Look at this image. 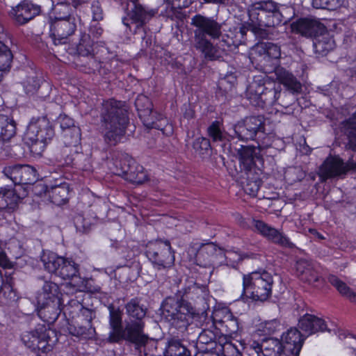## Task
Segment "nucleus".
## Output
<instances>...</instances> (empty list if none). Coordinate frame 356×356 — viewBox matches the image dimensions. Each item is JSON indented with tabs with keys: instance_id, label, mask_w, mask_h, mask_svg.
Segmentation results:
<instances>
[{
	"instance_id": "obj_45",
	"label": "nucleus",
	"mask_w": 356,
	"mask_h": 356,
	"mask_svg": "<svg viewBox=\"0 0 356 356\" xmlns=\"http://www.w3.org/2000/svg\"><path fill=\"white\" fill-rule=\"evenodd\" d=\"M94 41L90 38V35L83 33L81 35L76 46V51L81 56H89L93 54Z\"/></svg>"
},
{
	"instance_id": "obj_21",
	"label": "nucleus",
	"mask_w": 356,
	"mask_h": 356,
	"mask_svg": "<svg viewBox=\"0 0 356 356\" xmlns=\"http://www.w3.org/2000/svg\"><path fill=\"white\" fill-rule=\"evenodd\" d=\"M188 251L194 254L196 264L204 268L212 266L223 254V250L213 243L202 244L198 248L191 247Z\"/></svg>"
},
{
	"instance_id": "obj_11",
	"label": "nucleus",
	"mask_w": 356,
	"mask_h": 356,
	"mask_svg": "<svg viewBox=\"0 0 356 356\" xmlns=\"http://www.w3.org/2000/svg\"><path fill=\"white\" fill-rule=\"evenodd\" d=\"M41 260L47 271L63 280H71L79 276V265L70 258L49 252L44 253Z\"/></svg>"
},
{
	"instance_id": "obj_54",
	"label": "nucleus",
	"mask_w": 356,
	"mask_h": 356,
	"mask_svg": "<svg viewBox=\"0 0 356 356\" xmlns=\"http://www.w3.org/2000/svg\"><path fill=\"white\" fill-rule=\"evenodd\" d=\"M163 15L172 20L182 19L184 17L181 9L170 3L166 6Z\"/></svg>"
},
{
	"instance_id": "obj_51",
	"label": "nucleus",
	"mask_w": 356,
	"mask_h": 356,
	"mask_svg": "<svg viewBox=\"0 0 356 356\" xmlns=\"http://www.w3.org/2000/svg\"><path fill=\"white\" fill-rule=\"evenodd\" d=\"M74 224L76 231L80 233L88 232L90 229L92 225L90 220L85 218L81 214H78L74 217Z\"/></svg>"
},
{
	"instance_id": "obj_32",
	"label": "nucleus",
	"mask_w": 356,
	"mask_h": 356,
	"mask_svg": "<svg viewBox=\"0 0 356 356\" xmlns=\"http://www.w3.org/2000/svg\"><path fill=\"white\" fill-rule=\"evenodd\" d=\"M59 286L57 284L51 282H44L42 291L38 294V305H45L49 302L64 301L63 298L60 297Z\"/></svg>"
},
{
	"instance_id": "obj_33",
	"label": "nucleus",
	"mask_w": 356,
	"mask_h": 356,
	"mask_svg": "<svg viewBox=\"0 0 356 356\" xmlns=\"http://www.w3.org/2000/svg\"><path fill=\"white\" fill-rule=\"evenodd\" d=\"M63 304L64 301H57L49 302L45 305H38L39 316L47 323H53L63 312L62 305Z\"/></svg>"
},
{
	"instance_id": "obj_36",
	"label": "nucleus",
	"mask_w": 356,
	"mask_h": 356,
	"mask_svg": "<svg viewBox=\"0 0 356 356\" xmlns=\"http://www.w3.org/2000/svg\"><path fill=\"white\" fill-rule=\"evenodd\" d=\"M63 142L65 145V148L63 149V154H67L68 152H72L70 147H75L76 149H79L78 145L81 141V129L77 127H72L70 129H65V132H62Z\"/></svg>"
},
{
	"instance_id": "obj_55",
	"label": "nucleus",
	"mask_w": 356,
	"mask_h": 356,
	"mask_svg": "<svg viewBox=\"0 0 356 356\" xmlns=\"http://www.w3.org/2000/svg\"><path fill=\"white\" fill-rule=\"evenodd\" d=\"M90 10L92 22H99L104 19V10L99 1L94 0L92 1Z\"/></svg>"
},
{
	"instance_id": "obj_35",
	"label": "nucleus",
	"mask_w": 356,
	"mask_h": 356,
	"mask_svg": "<svg viewBox=\"0 0 356 356\" xmlns=\"http://www.w3.org/2000/svg\"><path fill=\"white\" fill-rule=\"evenodd\" d=\"M65 163L72 165L78 170L83 171H90L92 165L90 159L88 155L79 152L78 149L74 150V152L71 156L67 155L65 159Z\"/></svg>"
},
{
	"instance_id": "obj_60",
	"label": "nucleus",
	"mask_w": 356,
	"mask_h": 356,
	"mask_svg": "<svg viewBox=\"0 0 356 356\" xmlns=\"http://www.w3.org/2000/svg\"><path fill=\"white\" fill-rule=\"evenodd\" d=\"M220 257H225L227 262L235 264L241 260V255L236 251L227 250L223 251V254Z\"/></svg>"
},
{
	"instance_id": "obj_46",
	"label": "nucleus",
	"mask_w": 356,
	"mask_h": 356,
	"mask_svg": "<svg viewBox=\"0 0 356 356\" xmlns=\"http://www.w3.org/2000/svg\"><path fill=\"white\" fill-rule=\"evenodd\" d=\"M222 124L218 120H215L207 128V134L213 142H222L225 136L222 133Z\"/></svg>"
},
{
	"instance_id": "obj_2",
	"label": "nucleus",
	"mask_w": 356,
	"mask_h": 356,
	"mask_svg": "<svg viewBox=\"0 0 356 356\" xmlns=\"http://www.w3.org/2000/svg\"><path fill=\"white\" fill-rule=\"evenodd\" d=\"M99 116L100 128L105 142L111 146L120 143L129 122L125 103L114 99L104 101Z\"/></svg>"
},
{
	"instance_id": "obj_23",
	"label": "nucleus",
	"mask_w": 356,
	"mask_h": 356,
	"mask_svg": "<svg viewBox=\"0 0 356 356\" xmlns=\"http://www.w3.org/2000/svg\"><path fill=\"white\" fill-rule=\"evenodd\" d=\"M296 271L299 278L316 287L323 284L324 280L317 270V266L312 261L300 259L296 261Z\"/></svg>"
},
{
	"instance_id": "obj_20",
	"label": "nucleus",
	"mask_w": 356,
	"mask_h": 356,
	"mask_svg": "<svg viewBox=\"0 0 356 356\" xmlns=\"http://www.w3.org/2000/svg\"><path fill=\"white\" fill-rule=\"evenodd\" d=\"M76 29L75 17L52 19L50 30L54 44H65L68 37L74 34Z\"/></svg>"
},
{
	"instance_id": "obj_8",
	"label": "nucleus",
	"mask_w": 356,
	"mask_h": 356,
	"mask_svg": "<svg viewBox=\"0 0 356 356\" xmlns=\"http://www.w3.org/2000/svg\"><path fill=\"white\" fill-rule=\"evenodd\" d=\"M124 308L129 317V321L126 322L127 332L134 334L140 348L147 346L152 340L144 332L145 325L144 318L147 314V308L138 298L131 299L125 305Z\"/></svg>"
},
{
	"instance_id": "obj_48",
	"label": "nucleus",
	"mask_w": 356,
	"mask_h": 356,
	"mask_svg": "<svg viewBox=\"0 0 356 356\" xmlns=\"http://www.w3.org/2000/svg\"><path fill=\"white\" fill-rule=\"evenodd\" d=\"M13 58L10 48L0 41V69H10Z\"/></svg>"
},
{
	"instance_id": "obj_34",
	"label": "nucleus",
	"mask_w": 356,
	"mask_h": 356,
	"mask_svg": "<svg viewBox=\"0 0 356 356\" xmlns=\"http://www.w3.org/2000/svg\"><path fill=\"white\" fill-rule=\"evenodd\" d=\"M313 47L314 52L322 56L334 49V40L330 37L327 30L313 38Z\"/></svg>"
},
{
	"instance_id": "obj_9",
	"label": "nucleus",
	"mask_w": 356,
	"mask_h": 356,
	"mask_svg": "<svg viewBox=\"0 0 356 356\" xmlns=\"http://www.w3.org/2000/svg\"><path fill=\"white\" fill-rule=\"evenodd\" d=\"M54 136V131L49 120L41 118L29 123L24 139L31 153L35 156H41Z\"/></svg>"
},
{
	"instance_id": "obj_37",
	"label": "nucleus",
	"mask_w": 356,
	"mask_h": 356,
	"mask_svg": "<svg viewBox=\"0 0 356 356\" xmlns=\"http://www.w3.org/2000/svg\"><path fill=\"white\" fill-rule=\"evenodd\" d=\"M16 134L15 122L7 115L0 114V140L9 141Z\"/></svg>"
},
{
	"instance_id": "obj_4",
	"label": "nucleus",
	"mask_w": 356,
	"mask_h": 356,
	"mask_svg": "<svg viewBox=\"0 0 356 356\" xmlns=\"http://www.w3.org/2000/svg\"><path fill=\"white\" fill-rule=\"evenodd\" d=\"M253 58L258 61L266 73H274L276 79L292 93L300 92L301 83L296 77L283 67L278 65L280 47L272 42L258 44L254 49Z\"/></svg>"
},
{
	"instance_id": "obj_24",
	"label": "nucleus",
	"mask_w": 356,
	"mask_h": 356,
	"mask_svg": "<svg viewBox=\"0 0 356 356\" xmlns=\"http://www.w3.org/2000/svg\"><path fill=\"white\" fill-rule=\"evenodd\" d=\"M253 227L263 236L267 238L273 243L284 248H293L295 245L282 232L270 226L262 220H253Z\"/></svg>"
},
{
	"instance_id": "obj_15",
	"label": "nucleus",
	"mask_w": 356,
	"mask_h": 356,
	"mask_svg": "<svg viewBox=\"0 0 356 356\" xmlns=\"http://www.w3.org/2000/svg\"><path fill=\"white\" fill-rule=\"evenodd\" d=\"M109 309V325L111 331L108 334V341L110 343H119L122 340L129 341L134 345L135 349L140 348L136 339L133 334H128L126 331V325L122 327V312L119 309H115L113 306Z\"/></svg>"
},
{
	"instance_id": "obj_59",
	"label": "nucleus",
	"mask_w": 356,
	"mask_h": 356,
	"mask_svg": "<svg viewBox=\"0 0 356 356\" xmlns=\"http://www.w3.org/2000/svg\"><path fill=\"white\" fill-rule=\"evenodd\" d=\"M58 122L62 132H65V129H70L72 128V127H76L74 125V120L65 115H60L58 118Z\"/></svg>"
},
{
	"instance_id": "obj_14",
	"label": "nucleus",
	"mask_w": 356,
	"mask_h": 356,
	"mask_svg": "<svg viewBox=\"0 0 356 356\" xmlns=\"http://www.w3.org/2000/svg\"><path fill=\"white\" fill-rule=\"evenodd\" d=\"M234 135L242 141L254 140L258 133H264L265 131V120L262 115L246 117L243 120L238 121L233 126Z\"/></svg>"
},
{
	"instance_id": "obj_5",
	"label": "nucleus",
	"mask_w": 356,
	"mask_h": 356,
	"mask_svg": "<svg viewBox=\"0 0 356 356\" xmlns=\"http://www.w3.org/2000/svg\"><path fill=\"white\" fill-rule=\"evenodd\" d=\"M266 77L255 76L253 82L247 89V97L250 103L255 106L264 107V106H273L275 104L282 95L278 104L283 107H288L295 101V97L286 92L281 93L280 85L267 81Z\"/></svg>"
},
{
	"instance_id": "obj_42",
	"label": "nucleus",
	"mask_w": 356,
	"mask_h": 356,
	"mask_svg": "<svg viewBox=\"0 0 356 356\" xmlns=\"http://www.w3.org/2000/svg\"><path fill=\"white\" fill-rule=\"evenodd\" d=\"M225 315L224 316L223 319L217 320L216 322L218 321L225 328L227 334L232 335L237 333L239 330L238 319L234 317L229 311H225Z\"/></svg>"
},
{
	"instance_id": "obj_25",
	"label": "nucleus",
	"mask_w": 356,
	"mask_h": 356,
	"mask_svg": "<svg viewBox=\"0 0 356 356\" xmlns=\"http://www.w3.org/2000/svg\"><path fill=\"white\" fill-rule=\"evenodd\" d=\"M35 193L41 196L42 193L48 195L50 201L56 205H61L68 200L69 188L66 183L55 186H47L38 184L34 186Z\"/></svg>"
},
{
	"instance_id": "obj_1",
	"label": "nucleus",
	"mask_w": 356,
	"mask_h": 356,
	"mask_svg": "<svg viewBox=\"0 0 356 356\" xmlns=\"http://www.w3.org/2000/svg\"><path fill=\"white\" fill-rule=\"evenodd\" d=\"M193 30V47L201 53L205 59L215 60L222 54L219 50L227 52L234 50L236 44L232 38L222 34V26L212 17L197 14L191 18Z\"/></svg>"
},
{
	"instance_id": "obj_31",
	"label": "nucleus",
	"mask_w": 356,
	"mask_h": 356,
	"mask_svg": "<svg viewBox=\"0 0 356 356\" xmlns=\"http://www.w3.org/2000/svg\"><path fill=\"white\" fill-rule=\"evenodd\" d=\"M298 326L309 335L317 332H323L326 329L323 319L309 314H306L300 318Z\"/></svg>"
},
{
	"instance_id": "obj_61",
	"label": "nucleus",
	"mask_w": 356,
	"mask_h": 356,
	"mask_svg": "<svg viewBox=\"0 0 356 356\" xmlns=\"http://www.w3.org/2000/svg\"><path fill=\"white\" fill-rule=\"evenodd\" d=\"M103 32V29L98 23H97L90 25L88 35H90V38L92 37V40L94 41V40H97L98 38H99L102 35Z\"/></svg>"
},
{
	"instance_id": "obj_16",
	"label": "nucleus",
	"mask_w": 356,
	"mask_h": 356,
	"mask_svg": "<svg viewBox=\"0 0 356 356\" xmlns=\"http://www.w3.org/2000/svg\"><path fill=\"white\" fill-rule=\"evenodd\" d=\"M2 172L15 185L33 184L38 180L35 169L29 165H6Z\"/></svg>"
},
{
	"instance_id": "obj_58",
	"label": "nucleus",
	"mask_w": 356,
	"mask_h": 356,
	"mask_svg": "<svg viewBox=\"0 0 356 356\" xmlns=\"http://www.w3.org/2000/svg\"><path fill=\"white\" fill-rule=\"evenodd\" d=\"M222 348L224 356H242L239 350L232 343L225 342Z\"/></svg>"
},
{
	"instance_id": "obj_30",
	"label": "nucleus",
	"mask_w": 356,
	"mask_h": 356,
	"mask_svg": "<svg viewBox=\"0 0 356 356\" xmlns=\"http://www.w3.org/2000/svg\"><path fill=\"white\" fill-rule=\"evenodd\" d=\"M54 19L74 17L73 10L84 2V0H52Z\"/></svg>"
},
{
	"instance_id": "obj_18",
	"label": "nucleus",
	"mask_w": 356,
	"mask_h": 356,
	"mask_svg": "<svg viewBox=\"0 0 356 356\" xmlns=\"http://www.w3.org/2000/svg\"><path fill=\"white\" fill-rule=\"evenodd\" d=\"M290 26L293 33L307 38H313L326 31L323 24L311 17L299 18L291 22Z\"/></svg>"
},
{
	"instance_id": "obj_56",
	"label": "nucleus",
	"mask_w": 356,
	"mask_h": 356,
	"mask_svg": "<svg viewBox=\"0 0 356 356\" xmlns=\"http://www.w3.org/2000/svg\"><path fill=\"white\" fill-rule=\"evenodd\" d=\"M92 333V324L81 323L79 325L76 324L74 326V335L83 337L85 338L89 337Z\"/></svg>"
},
{
	"instance_id": "obj_3",
	"label": "nucleus",
	"mask_w": 356,
	"mask_h": 356,
	"mask_svg": "<svg viewBox=\"0 0 356 356\" xmlns=\"http://www.w3.org/2000/svg\"><path fill=\"white\" fill-rule=\"evenodd\" d=\"M253 58L258 61L266 73H274L276 79L292 93L300 92L301 83L296 77L283 67L278 65L280 47L272 42L258 44L254 49Z\"/></svg>"
},
{
	"instance_id": "obj_22",
	"label": "nucleus",
	"mask_w": 356,
	"mask_h": 356,
	"mask_svg": "<svg viewBox=\"0 0 356 356\" xmlns=\"http://www.w3.org/2000/svg\"><path fill=\"white\" fill-rule=\"evenodd\" d=\"M264 150L265 147L261 145H258L257 147L242 145L238 149L240 165L243 173L250 174V172L261 171L256 166L255 160L259 159L260 156L264 154Z\"/></svg>"
},
{
	"instance_id": "obj_27",
	"label": "nucleus",
	"mask_w": 356,
	"mask_h": 356,
	"mask_svg": "<svg viewBox=\"0 0 356 356\" xmlns=\"http://www.w3.org/2000/svg\"><path fill=\"white\" fill-rule=\"evenodd\" d=\"M40 12V6L24 0L13 8L10 13L17 24L23 25L33 19Z\"/></svg>"
},
{
	"instance_id": "obj_12",
	"label": "nucleus",
	"mask_w": 356,
	"mask_h": 356,
	"mask_svg": "<svg viewBox=\"0 0 356 356\" xmlns=\"http://www.w3.org/2000/svg\"><path fill=\"white\" fill-rule=\"evenodd\" d=\"M145 253L153 267L158 270H168L174 265L175 257L168 240L149 242Z\"/></svg>"
},
{
	"instance_id": "obj_28",
	"label": "nucleus",
	"mask_w": 356,
	"mask_h": 356,
	"mask_svg": "<svg viewBox=\"0 0 356 356\" xmlns=\"http://www.w3.org/2000/svg\"><path fill=\"white\" fill-rule=\"evenodd\" d=\"M304 339L300 332L296 328H291L282 336V343L286 356H299Z\"/></svg>"
},
{
	"instance_id": "obj_29",
	"label": "nucleus",
	"mask_w": 356,
	"mask_h": 356,
	"mask_svg": "<svg viewBox=\"0 0 356 356\" xmlns=\"http://www.w3.org/2000/svg\"><path fill=\"white\" fill-rule=\"evenodd\" d=\"M121 171L125 179L132 183L143 184L147 179V175L144 168L132 158L125 159L124 165L121 167Z\"/></svg>"
},
{
	"instance_id": "obj_62",
	"label": "nucleus",
	"mask_w": 356,
	"mask_h": 356,
	"mask_svg": "<svg viewBox=\"0 0 356 356\" xmlns=\"http://www.w3.org/2000/svg\"><path fill=\"white\" fill-rule=\"evenodd\" d=\"M195 287L194 286H188L184 288L181 289L177 291L176 293L175 298L176 299L179 300H186V298H188V296L191 291L192 289H195Z\"/></svg>"
},
{
	"instance_id": "obj_43",
	"label": "nucleus",
	"mask_w": 356,
	"mask_h": 356,
	"mask_svg": "<svg viewBox=\"0 0 356 356\" xmlns=\"http://www.w3.org/2000/svg\"><path fill=\"white\" fill-rule=\"evenodd\" d=\"M216 321L217 319L213 318L210 327L208 328H204L199 334L197 341L200 343L209 345L216 343V339L218 335V329L215 325Z\"/></svg>"
},
{
	"instance_id": "obj_10",
	"label": "nucleus",
	"mask_w": 356,
	"mask_h": 356,
	"mask_svg": "<svg viewBox=\"0 0 356 356\" xmlns=\"http://www.w3.org/2000/svg\"><path fill=\"white\" fill-rule=\"evenodd\" d=\"M162 316L175 328L186 330L193 319V308L186 300L168 297L161 305Z\"/></svg>"
},
{
	"instance_id": "obj_64",
	"label": "nucleus",
	"mask_w": 356,
	"mask_h": 356,
	"mask_svg": "<svg viewBox=\"0 0 356 356\" xmlns=\"http://www.w3.org/2000/svg\"><path fill=\"white\" fill-rule=\"evenodd\" d=\"M31 82H33V83L32 87H29V86H28V85L26 86V90L27 92H33L39 88V86H40L39 81L36 78H35V77L29 78L28 83H31Z\"/></svg>"
},
{
	"instance_id": "obj_47",
	"label": "nucleus",
	"mask_w": 356,
	"mask_h": 356,
	"mask_svg": "<svg viewBox=\"0 0 356 356\" xmlns=\"http://www.w3.org/2000/svg\"><path fill=\"white\" fill-rule=\"evenodd\" d=\"M83 307H84L78 300L72 299L68 300L67 305H63V312L65 316L75 318Z\"/></svg>"
},
{
	"instance_id": "obj_26",
	"label": "nucleus",
	"mask_w": 356,
	"mask_h": 356,
	"mask_svg": "<svg viewBox=\"0 0 356 356\" xmlns=\"http://www.w3.org/2000/svg\"><path fill=\"white\" fill-rule=\"evenodd\" d=\"M250 348L255 352L257 356H281L285 353L283 345L276 338H265L261 342L252 341Z\"/></svg>"
},
{
	"instance_id": "obj_40",
	"label": "nucleus",
	"mask_w": 356,
	"mask_h": 356,
	"mask_svg": "<svg viewBox=\"0 0 356 356\" xmlns=\"http://www.w3.org/2000/svg\"><path fill=\"white\" fill-rule=\"evenodd\" d=\"M329 282L334 286L341 295L348 298L350 302L356 303V293L354 292L345 282L334 275L328 276Z\"/></svg>"
},
{
	"instance_id": "obj_41",
	"label": "nucleus",
	"mask_w": 356,
	"mask_h": 356,
	"mask_svg": "<svg viewBox=\"0 0 356 356\" xmlns=\"http://www.w3.org/2000/svg\"><path fill=\"white\" fill-rule=\"evenodd\" d=\"M164 356H191V353L179 340L172 339L168 342Z\"/></svg>"
},
{
	"instance_id": "obj_39",
	"label": "nucleus",
	"mask_w": 356,
	"mask_h": 356,
	"mask_svg": "<svg viewBox=\"0 0 356 356\" xmlns=\"http://www.w3.org/2000/svg\"><path fill=\"white\" fill-rule=\"evenodd\" d=\"M261 171L255 172L244 173L246 176V182L244 184L243 188L246 193L251 196H256L261 185V179L260 178Z\"/></svg>"
},
{
	"instance_id": "obj_52",
	"label": "nucleus",
	"mask_w": 356,
	"mask_h": 356,
	"mask_svg": "<svg viewBox=\"0 0 356 356\" xmlns=\"http://www.w3.org/2000/svg\"><path fill=\"white\" fill-rule=\"evenodd\" d=\"M282 325L277 319L266 321L260 324V330L265 334H272L280 330Z\"/></svg>"
},
{
	"instance_id": "obj_53",
	"label": "nucleus",
	"mask_w": 356,
	"mask_h": 356,
	"mask_svg": "<svg viewBox=\"0 0 356 356\" xmlns=\"http://www.w3.org/2000/svg\"><path fill=\"white\" fill-rule=\"evenodd\" d=\"M236 81V76L233 73L226 74L218 81V87L225 92L230 90Z\"/></svg>"
},
{
	"instance_id": "obj_57",
	"label": "nucleus",
	"mask_w": 356,
	"mask_h": 356,
	"mask_svg": "<svg viewBox=\"0 0 356 356\" xmlns=\"http://www.w3.org/2000/svg\"><path fill=\"white\" fill-rule=\"evenodd\" d=\"M93 318V313L91 309L83 307L81 312L76 317L75 323L79 325L81 323H89L92 324V320Z\"/></svg>"
},
{
	"instance_id": "obj_49",
	"label": "nucleus",
	"mask_w": 356,
	"mask_h": 356,
	"mask_svg": "<svg viewBox=\"0 0 356 356\" xmlns=\"http://www.w3.org/2000/svg\"><path fill=\"white\" fill-rule=\"evenodd\" d=\"M312 3L317 9L334 10L343 5L344 0H312Z\"/></svg>"
},
{
	"instance_id": "obj_38",
	"label": "nucleus",
	"mask_w": 356,
	"mask_h": 356,
	"mask_svg": "<svg viewBox=\"0 0 356 356\" xmlns=\"http://www.w3.org/2000/svg\"><path fill=\"white\" fill-rule=\"evenodd\" d=\"M19 197L13 189L1 188L0 190V210L14 209L18 203Z\"/></svg>"
},
{
	"instance_id": "obj_13",
	"label": "nucleus",
	"mask_w": 356,
	"mask_h": 356,
	"mask_svg": "<svg viewBox=\"0 0 356 356\" xmlns=\"http://www.w3.org/2000/svg\"><path fill=\"white\" fill-rule=\"evenodd\" d=\"M155 11L144 7L138 3V0H128L127 6V17L122 19L124 26L132 31L131 25L136 28L134 33H137L138 30L143 29V26L147 23L155 15Z\"/></svg>"
},
{
	"instance_id": "obj_17",
	"label": "nucleus",
	"mask_w": 356,
	"mask_h": 356,
	"mask_svg": "<svg viewBox=\"0 0 356 356\" xmlns=\"http://www.w3.org/2000/svg\"><path fill=\"white\" fill-rule=\"evenodd\" d=\"M356 168V163L348 161L344 163L339 156H328L320 167V176L323 179L346 175Z\"/></svg>"
},
{
	"instance_id": "obj_44",
	"label": "nucleus",
	"mask_w": 356,
	"mask_h": 356,
	"mask_svg": "<svg viewBox=\"0 0 356 356\" xmlns=\"http://www.w3.org/2000/svg\"><path fill=\"white\" fill-rule=\"evenodd\" d=\"M13 286V277L10 275H6V279H2V282L0 284V294L2 293L3 296L8 300L15 301L17 299V293Z\"/></svg>"
},
{
	"instance_id": "obj_63",
	"label": "nucleus",
	"mask_w": 356,
	"mask_h": 356,
	"mask_svg": "<svg viewBox=\"0 0 356 356\" xmlns=\"http://www.w3.org/2000/svg\"><path fill=\"white\" fill-rule=\"evenodd\" d=\"M168 3L175 5L178 8H183L188 7L191 3L192 0H166Z\"/></svg>"
},
{
	"instance_id": "obj_6",
	"label": "nucleus",
	"mask_w": 356,
	"mask_h": 356,
	"mask_svg": "<svg viewBox=\"0 0 356 356\" xmlns=\"http://www.w3.org/2000/svg\"><path fill=\"white\" fill-rule=\"evenodd\" d=\"M248 22L250 29L256 35H266V27H274L282 22V15L279 6L273 1H264L254 3L248 10Z\"/></svg>"
},
{
	"instance_id": "obj_19",
	"label": "nucleus",
	"mask_w": 356,
	"mask_h": 356,
	"mask_svg": "<svg viewBox=\"0 0 356 356\" xmlns=\"http://www.w3.org/2000/svg\"><path fill=\"white\" fill-rule=\"evenodd\" d=\"M50 332L54 331L48 330L43 325H38L35 330L24 332L21 337L24 344L33 350H43L49 345L50 340Z\"/></svg>"
},
{
	"instance_id": "obj_7",
	"label": "nucleus",
	"mask_w": 356,
	"mask_h": 356,
	"mask_svg": "<svg viewBox=\"0 0 356 356\" xmlns=\"http://www.w3.org/2000/svg\"><path fill=\"white\" fill-rule=\"evenodd\" d=\"M273 284V275L266 270L243 275L241 297L245 296L254 301H266L272 295Z\"/></svg>"
},
{
	"instance_id": "obj_50",
	"label": "nucleus",
	"mask_w": 356,
	"mask_h": 356,
	"mask_svg": "<svg viewBox=\"0 0 356 356\" xmlns=\"http://www.w3.org/2000/svg\"><path fill=\"white\" fill-rule=\"evenodd\" d=\"M193 147L197 154L203 156L209 154L211 149V143L208 138L199 137L194 140Z\"/></svg>"
}]
</instances>
